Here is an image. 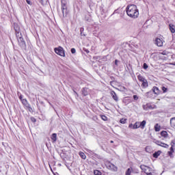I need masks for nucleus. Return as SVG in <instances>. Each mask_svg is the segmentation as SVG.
Listing matches in <instances>:
<instances>
[{
	"label": "nucleus",
	"mask_w": 175,
	"mask_h": 175,
	"mask_svg": "<svg viewBox=\"0 0 175 175\" xmlns=\"http://www.w3.org/2000/svg\"><path fill=\"white\" fill-rule=\"evenodd\" d=\"M126 12L127 16L131 18H137V17H139V10L136 5L131 4L127 5L126 8Z\"/></svg>",
	"instance_id": "nucleus-1"
},
{
	"label": "nucleus",
	"mask_w": 175,
	"mask_h": 175,
	"mask_svg": "<svg viewBox=\"0 0 175 175\" xmlns=\"http://www.w3.org/2000/svg\"><path fill=\"white\" fill-rule=\"evenodd\" d=\"M140 168L147 175H152V173H154V170H152L151 167H150L147 165H142L140 166Z\"/></svg>",
	"instance_id": "nucleus-2"
},
{
	"label": "nucleus",
	"mask_w": 175,
	"mask_h": 175,
	"mask_svg": "<svg viewBox=\"0 0 175 175\" xmlns=\"http://www.w3.org/2000/svg\"><path fill=\"white\" fill-rule=\"evenodd\" d=\"M15 31H16V32H17L16 37L18 39V42L19 46H21V47H25V41L24 40V38H23V37L20 36L17 29H15Z\"/></svg>",
	"instance_id": "nucleus-3"
},
{
	"label": "nucleus",
	"mask_w": 175,
	"mask_h": 175,
	"mask_svg": "<svg viewBox=\"0 0 175 175\" xmlns=\"http://www.w3.org/2000/svg\"><path fill=\"white\" fill-rule=\"evenodd\" d=\"M55 53L60 57H65V51H64V48L59 46L58 48H55Z\"/></svg>",
	"instance_id": "nucleus-4"
},
{
	"label": "nucleus",
	"mask_w": 175,
	"mask_h": 175,
	"mask_svg": "<svg viewBox=\"0 0 175 175\" xmlns=\"http://www.w3.org/2000/svg\"><path fill=\"white\" fill-rule=\"evenodd\" d=\"M163 42H165L163 40V38L162 37H160V38H157L155 39L154 43L158 46V47H162V46H163Z\"/></svg>",
	"instance_id": "nucleus-5"
},
{
	"label": "nucleus",
	"mask_w": 175,
	"mask_h": 175,
	"mask_svg": "<svg viewBox=\"0 0 175 175\" xmlns=\"http://www.w3.org/2000/svg\"><path fill=\"white\" fill-rule=\"evenodd\" d=\"M106 167H107L109 170H112V172H117V167H116V165H113V163H107Z\"/></svg>",
	"instance_id": "nucleus-6"
},
{
	"label": "nucleus",
	"mask_w": 175,
	"mask_h": 175,
	"mask_svg": "<svg viewBox=\"0 0 175 175\" xmlns=\"http://www.w3.org/2000/svg\"><path fill=\"white\" fill-rule=\"evenodd\" d=\"M62 10L63 13V16L66 17L68 14V10L66 9V5L62 2Z\"/></svg>",
	"instance_id": "nucleus-7"
},
{
	"label": "nucleus",
	"mask_w": 175,
	"mask_h": 175,
	"mask_svg": "<svg viewBox=\"0 0 175 175\" xmlns=\"http://www.w3.org/2000/svg\"><path fill=\"white\" fill-rule=\"evenodd\" d=\"M155 144H157V146H160V147H163V148H169V145L167 144H165L159 141H156Z\"/></svg>",
	"instance_id": "nucleus-8"
},
{
	"label": "nucleus",
	"mask_w": 175,
	"mask_h": 175,
	"mask_svg": "<svg viewBox=\"0 0 175 175\" xmlns=\"http://www.w3.org/2000/svg\"><path fill=\"white\" fill-rule=\"evenodd\" d=\"M111 96H112L115 102H118V96H117V94L116 93V92L111 91Z\"/></svg>",
	"instance_id": "nucleus-9"
},
{
	"label": "nucleus",
	"mask_w": 175,
	"mask_h": 175,
	"mask_svg": "<svg viewBox=\"0 0 175 175\" xmlns=\"http://www.w3.org/2000/svg\"><path fill=\"white\" fill-rule=\"evenodd\" d=\"M152 92H154V94H155L156 95H159V89L158 88V87H153L152 88Z\"/></svg>",
	"instance_id": "nucleus-10"
},
{
	"label": "nucleus",
	"mask_w": 175,
	"mask_h": 175,
	"mask_svg": "<svg viewBox=\"0 0 175 175\" xmlns=\"http://www.w3.org/2000/svg\"><path fill=\"white\" fill-rule=\"evenodd\" d=\"M161 135L162 136V137H165V139L169 137V134H167V132L165 131L161 132Z\"/></svg>",
	"instance_id": "nucleus-11"
},
{
	"label": "nucleus",
	"mask_w": 175,
	"mask_h": 175,
	"mask_svg": "<svg viewBox=\"0 0 175 175\" xmlns=\"http://www.w3.org/2000/svg\"><path fill=\"white\" fill-rule=\"evenodd\" d=\"M170 151L168 152V155L170 158H173V152H174V148L172 147L170 148Z\"/></svg>",
	"instance_id": "nucleus-12"
},
{
	"label": "nucleus",
	"mask_w": 175,
	"mask_h": 175,
	"mask_svg": "<svg viewBox=\"0 0 175 175\" xmlns=\"http://www.w3.org/2000/svg\"><path fill=\"white\" fill-rule=\"evenodd\" d=\"M140 128V122H135L133 126V129H137Z\"/></svg>",
	"instance_id": "nucleus-13"
},
{
	"label": "nucleus",
	"mask_w": 175,
	"mask_h": 175,
	"mask_svg": "<svg viewBox=\"0 0 175 175\" xmlns=\"http://www.w3.org/2000/svg\"><path fill=\"white\" fill-rule=\"evenodd\" d=\"M161 154H162V151L158 150L157 152H155L153 154V157L154 158H158V157H159V155H161Z\"/></svg>",
	"instance_id": "nucleus-14"
},
{
	"label": "nucleus",
	"mask_w": 175,
	"mask_h": 175,
	"mask_svg": "<svg viewBox=\"0 0 175 175\" xmlns=\"http://www.w3.org/2000/svg\"><path fill=\"white\" fill-rule=\"evenodd\" d=\"M154 109H157V106L155 105H151L150 104H148V110H152Z\"/></svg>",
	"instance_id": "nucleus-15"
},
{
	"label": "nucleus",
	"mask_w": 175,
	"mask_h": 175,
	"mask_svg": "<svg viewBox=\"0 0 175 175\" xmlns=\"http://www.w3.org/2000/svg\"><path fill=\"white\" fill-rule=\"evenodd\" d=\"M170 125L172 128L175 126V118H172L170 119Z\"/></svg>",
	"instance_id": "nucleus-16"
},
{
	"label": "nucleus",
	"mask_w": 175,
	"mask_h": 175,
	"mask_svg": "<svg viewBox=\"0 0 175 175\" xmlns=\"http://www.w3.org/2000/svg\"><path fill=\"white\" fill-rule=\"evenodd\" d=\"M146 120H143L142 122H139V127L142 128V129H144V126H146Z\"/></svg>",
	"instance_id": "nucleus-17"
},
{
	"label": "nucleus",
	"mask_w": 175,
	"mask_h": 175,
	"mask_svg": "<svg viewBox=\"0 0 175 175\" xmlns=\"http://www.w3.org/2000/svg\"><path fill=\"white\" fill-rule=\"evenodd\" d=\"M51 139L53 140V142H57V133H53Z\"/></svg>",
	"instance_id": "nucleus-18"
},
{
	"label": "nucleus",
	"mask_w": 175,
	"mask_h": 175,
	"mask_svg": "<svg viewBox=\"0 0 175 175\" xmlns=\"http://www.w3.org/2000/svg\"><path fill=\"white\" fill-rule=\"evenodd\" d=\"M132 172H133V168H132V167L129 168V169L126 171L125 175H131V174H132Z\"/></svg>",
	"instance_id": "nucleus-19"
},
{
	"label": "nucleus",
	"mask_w": 175,
	"mask_h": 175,
	"mask_svg": "<svg viewBox=\"0 0 175 175\" xmlns=\"http://www.w3.org/2000/svg\"><path fill=\"white\" fill-rule=\"evenodd\" d=\"M82 94L84 96H87V95H88V89L83 88L82 90Z\"/></svg>",
	"instance_id": "nucleus-20"
},
{
	"label": "nucleus",
	"mask_w": 175,
	"mask_h": 175,
	"mask_svg": "<svg viewBox=\"0 0 175 175\" xmlns=\"http://www.w3.org/2000/svg\"><path fill=\"white\" fill-rule=\"evenodd\" d=\"M154 131L156 132H159L161 131V126H159V124H156L154 125Z\"/></svg>",
	"instance_id": "nucleus-21"
},
{
	"label": "nucleus",
	"mask_w": 175,
	"mask_h": 175,
	"mask_svg": "<svg viewBox=\"0 0 175 175\" xmlns=\"http://www.w3.org/2000/svg\"><path fill=\"white\" fill-rule=\"evenodd\" d=\"M142 86L144 87L145 88L146 87H148V83L147 82V80L145 79L144 81H142Z\"/></svg>",
	"instance_id": "nucleus-22"
},
{
	"label": "nucleus",
	"mask_w": 175,
	"mask_h": 175,
	"mask_svg": "<svg viewBox=\"0 0 175 175\" xmlns=\"http://www.w3.org/2000/svg\"><path fill=\"white\" fill-rule=\"evenodd\" d=\"M170 31L172 32V33H174L175 32L174 25H170Z\"/></svg>",
	"instance_id": "nucleus-23"
},
{
	"label": "nucleus",
	"mask_w": 175,
	"mask_h": 175,
	"mask_svg": "<svg viewBox=\"0 0 175 175\" xmlns=\"http://www.w3.org/2000/svg\"><path fill=\"white\" fill-rule=\"evenodd\" d=\"M169 54V52L166 51H163L161 52H159V55H167Z\"/></svg>",
	"instance_id": "nucleus-24"
},
{
	"label": "nucleus",
	"mask_w": 175,
	"mask_h": 175,
	"mask_svg": "<svg viewBox=\"0 0 175 175\" xmlns=\"http://www.w3.org/2000/svg\"><path fill=\"white\" fill-rule=\"evenodd\" d=\"M138 80L139 81H142V83L143 82V81H144L145 80H146V79H144V77H143L142 75H138Z\"/></svg>",
	"instance_id": "nucleus-25"
},
{
	"label": "nucleus",
	"mask_w": 175,
	"mask_h": 175,
	"mask_svg": "<svg viewBox=\"0 0 175 175\" xmlns=\"http://www.w3.org/2000/svg\"><path fill=\"white\" fill-rule=\"evenodd\" d=\"M79 155H80L81 158H82V159H85L86 156H85V154H84V152H80Z\"/></svg>",
	"instance_id": "nucleus-26"
},
{
	"label": "nucleus",
	"mask_w": 175,
	"mask_h": 175,
	"mask_svg": "<svg viewBox=\"0 0 175 175\" xmlns=\"http://www.w3.org/2000/svg\"><path fill=\"white\" fill-rule=\"evenodd\" d=\"M94 175H102V172H100V171L98 170H94Z\"/></svg>",
	"instance_id": "nucleus-27"
},
{
	"label": "nucleus",
	"mask_w": 175,
	"mask_h": 175,
	"mask_svg": "<svg viewBox=\"0 0 175 175\" xmlns=\"http://www.w3.org/2000/svg\"><path fill=\"white\" fill-rule=\"evenodd\" d=\"M101 120H103V121H107V118L106 117V116L103 115L101 116Z\"/></svg>",
	"instance_id": "nucleus-28"
},
{
	"label": "nucleus",
	"mask_w": 175,
	"mask_h": 175,
	"mask_svg": "<svg viewBox=\"0 0 175 175\" xmlns=\"http://www.w3.org/2000/svg\"><path fill=\"white\" fill-rule=\"evenodd\" d=\"M120 124H126V119H121L120 121Z\"/></svg>",
	"instance_id": "nucleus-29"
},
{
	"label": "nucleus",
	"mask_w": 175,
	"mask_h": 175,
	"mask_svg": "<svg viewBox=\"0 0 175 175\" xmlns=\"http://www.w3.org/2000/svg\"><path fill=\"white\" fill-rule=\"evenodd\" d=\"M144 110H148V104L143 105Z\"/></svg>",
	"instance_id": "nucleus-30"
},
{
	"label": "nucleus",
	"mask_w": 175,
	"mask_h": 175,
	"mask_svg": "<svg viewBox=\"0 0 175 175\" xmlns=\"http://www.w3.org/2000/svg\"><path fill=\"white\" fill-rule=\"evenodd\" d=\"M143 68L144 69H148V65L146 63L144 64V66H143Z\"/></svg>",
	"instance_id": "nucleus-31"
},
{
	"label": "nucleus",
	"mask_w": 175,
	"mask_h": 175,
	"mask_svg": "<svg viewBox=\"0 0 175 175\" xmlns=\"http://www.w3.org/2000/svg\"><path fill=\"white\" fill-rule=\"evenodd\" d=\"M170 145H171V147H174V146H175V141H174V140H172V141L171 142Z\"/></svg>",
	"instance_id": "nucleus-32"
},
{
	"label": "nucleus",
	"mask_w": 175,
	"mask_h": 175,
	"mask_svg": "<svg viewBox=\"0 0 175 175\" xmlns=\"http://www.w3.org/2000/svg\"><path fill=\"white\" fill-rule=\"evenodd\" d=\"M71 53L72 54H75L76 53V49L75 48L71 49Z\"/></svg>",
	"instance_id": "nucleus-33"
},
{
	"label": "nucleus",
	"mask_w": 175,
	"mask_h": 175,
	"mask_svg": "<svg viewBox=\"0 0 175 175\" xmlns=\"http://www.w3.org/2000/svg\"><path fill=\"white\" fill-rule=\"evenodd\" d=\"M133 99H134V100H137V99H139V97L137 96V95H134Z\"/></svg>",
	"instance_id": "nucleus-34"
},
{
	"label": "nucleus",
	"mask_w": 175,
	"mask_h": 175,
	"mask_svg": "<svg viewBox=\"0 0 175 175\" xmlns=\"http://www.w3.org/2000/svg\"><path fill=\"white\" fill-rule=\"evenodd\" d=\"M26 2L28 5H32V2H31V0H26Z\"/></svg>",
	"instance_id": "nucleus-35"
},
{
	"label": "nucleus",
	"mask_w": 175,
	"mask_h": 175,
	"mask_svg": "<svg viewBox=\"0 0 175 175\" xmlns=\"http://www.w3.org/2000/svg\"><path fill=\"white\" fill-rule=\"evenodd\" d=\"M22 103H23V105H25V103H27V99H23Z\"/></svg>",
	"instance_id": "nucleus-36"
},
{
	"label": "nucleus",
	"mask_w": 175,
	"mask_h": 175,
	"mask_svg": "<svg viewBox=\"0 0 175 175\" xmlns=\"http://www.w3.org/2000/svg\"><path fill=\"white\" fill-rule=\"evenodd\" d=\"M31 120L32 121V122H36V119H35V118H31Z\"/></svg>",
	"instance_id": "nucleus-37"
},
{
	"label": "nucleus",
	"mask_w": 175,
	"mask_h": 175,
	"mask_svg": "<svg viewBox=\"0 0 175 175\" xmlns=\"http://www.w3.org/2000/svg\"><path fill=\"white\" fill-rule=\"evenodd\" d=\"M129 128H131V129H133V124H130L129 125Z\"/></svg>",
	"instance_id": "nucleus-38"
},
{
	"label": "nucleus",
	"mask_w": 175,
	"mask_h": 175,
	"mask_svg": "<svg viewBox=\"0 0 175 175\" xmlns=\"http://www.w3.org/2000/svg\"><path fill=\"white\" fill-rule=\"evenodd\" d=\"M115 64L116 65V66H118V60H115Z\"/></svg>",
	"instance_id": "nucleus-39"
},
{
	"label": "nucleus",
	"mask_w": 175,
	"mask_h": 175,
	"mask_svg": "<svg viewBox=\"0 0 175 175\" xmlns=\"http://www.w3.org/2000/svg\"><path fill=\"white\" fill-rule=\"evenodd\" d=\"M167 89L166 88H165V87H163V92H166V90H167Z\"/></svg>",
	"instance_id": "nucleus-40"
},
{
	"label": "nucleus",
	"mask_w": 175,
	"mask_h": 175,
	"mask_svg": "<svg viewBox=\"0 0 175 175\" xmlns=\"http://www.w3.org/2000/svg\"><path fill=\"white\" fill-rule=\"evenodd\" d=\"M40 3H43V0H40Z\"/></svg>",
	"instance_id": "nucleus-41"
},
{
	"label": "nucleus",
	"mask_w": 175,
	"mask_h": 175,
	"mask_svg": "<svg viewBox=\"0 0 175 175\" xmlns=\"http://www.w3.org/2000/svg\"><path fill=\"white\" fill-rule=\"evenodd\" d=\"M123 89H124V90H126V88H125V87H123Z\"/></svg>",
	"instance_id": "nucleus-42"
},
{
	"label": "nucleus",
	"mask_w": 175,
	"mask_h": 175,
	"mask_svg": "<svg viewBox=\"0 0 175 175\" xmlns=\"http://www.w3.org/2000/svg\"><path fill=\"white\" fill-rule=\"evenodd\" d=\"M148 147H146V151H147V149H148Z\"/></svg>",
	"instance_id": "nucleus-43"
},
{
	"label": "nucleus",
	"mask_w": 175,
	"mask_h": 175,
	"mask_svg": "<svg viewBox=\"0 0 175 175\" xmlns=\"http://www.w3.org/2000/svg\"><path fill=\"white\" fill-rule=\"evenodd\" d=\"M111 143H113V141H111Z\"/></svg>",
	"instance_id": "nucleus-44"
},
{
	"label": "nucleus",
	"mask_w": 175,
	"mask_h": 175,
	"mask_svg": "<svg viewBox=\"0 0 175 175\" xmlns=\"http://www.w3.org/2000/svg\"><path fill=\"white\" fill-rule=\"evenodd\" d=\"M75 94L78 96L77 93L75 92Z\"/></svg>",
	"instance_id": "nucleus-45"
},
{
	"label": "nucleus",
	"mask_w": 175,
	"mask_h": 175,
	"mask_svg": "<svg viewBox=\"0 0 175 175\" xmlns=\"http://www.w3.org/2000/svg\"><path fill=\"white\" fill-rule=\"evenodd\" d=\"M21 98H22V97H21V96H20V99H21Z\"/></svg>",
	"instance_id": "nucleus-46"
}]
</instances>
